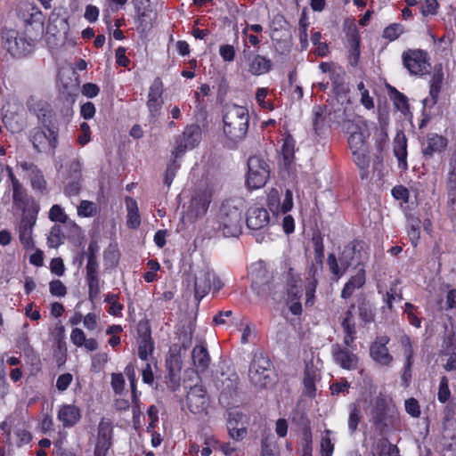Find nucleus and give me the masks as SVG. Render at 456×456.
I'll return each mask as SVG.
<instances>
[{
	"label": "nucleus",
	"mask_w": 456,
	"mask_h": 456,
	"mask_svg": "<svg viewBox=\"0 0 456 456\" xmlns=\"http://www.w3.org/2000/svg\"><path fill=\"white\" fill-rule=\"evenodd\" d=\"M224 133L233 145L244 140L249 126L247 108L237 104H226L223 109Z\"/></svg>",
	"instance_id": "obj_1"
},
{
	"label": "nucleus",
	"mask_w": 456,
	"mask_h": 456,
	"mask_svg": "<svg viewBox=\"0 0 456 456\" xmlns=\"http://www.w3.org/2000/svg\"><path fill=\"white\" fill-rule=\"evenodd\" d=\"M244 206L241 200H224L216 216L217 229L224 237H237L241 233Z\"/></svg>",
	"instance_id": "obj_2"
},
{
	"label": "nucleus",
	"mask_w": 456,
	"mask_h": 456,
	"mask_svg": "<svg viewBox=\"0 0 456 456\" xmlns=\"http://www.w3.org/2000/svg\"><path fill=\"white\" fill-rule=\"evenodd\" d=\"M336 122L343 126V128L349 134L348 143L351 150L369 148L367 138L370 131L366 121L361 117L350 118L346 108H338L334 111Z\"/></svg>",
	"instance_id": "obj_3"
},
{
	"label": "nucleus",
	"mask_w": 456,
	"mask_h": 456,
	"mask_svg": "<svg viewBox=\"0 0 456 456\" xmlns=\"http://www.w3.org/2000/svg\"><path fill=\"white\" fill-rule=\"evenodd\" d=\"M188 379H183V387L189 388L186 395V402L189 410L194 413H200L208 406V396L205 387L199 384L200 376L193 370H187L184 372Z\"/></svg>",
	"instance_id": "obj_4"
},
{
	"label": "nucleus",
	"mask_w": 456,
	"mask_h": 456,
	"mask_svg": "<svg viewBox=\"0 0 456 456\" xmlns=\"http://www.w3.org/2000/svg\"><path fill=\"white\" fill-rule=\"evenodd\" d=\"M273 364L263 351H256L249 365L248 379L253 386L265 388L272 383Z\"/></svg>",
	"instance_id": "obj_5"
},
{
	"label": "nucleus",
	"mask_w": 456,
	"mask_h": 456,
	"mask_svg": "<svg viewBox=\"0 0 456 456\" xmlns=\"http://www.w3.org/2000/svg\"><path fill=\"white\" fill-rule=\"evenodd\" d=\"M362 260L361 250L357 248L356 244L352 242L344 248L338 261L333 253L329 254L327 265L333 274L341 276L350 266L361 265Z\"/></svg>",
	"instance_id": "obj_6"
},
{
	"label": "nucleus",
	"mask_w": 456,
	"mask_h": 456,
	"mask_svg": "<svg viewBox=\"0 0 456 456\" xmlns=\"http://www.w3.org/2000/svg\"><path fill=\"white\" fill-rule=\"evenodd\" d=\"M270 175L269 165L260 156H251L248 159V175L246 184L248 189H259L265 185Z\"/></svg>",
	"instance_id": "obj_7"
},
{
	"label": "nucleus",
	"mask_w": 456,
	"mask_h": 456,
	"mask_svg": "<svg viewBox=\"0 0 456 456\" xmlns=\"http://www.w3.org/2000/svg\"><path fill=\"white\" fill-rule=\"evenodd\" d=\"M59 127L52 126L35 127L30 131L29 140L37 152L54 151L58 144Z\"/></svg>",
	"instance_id": "obj_8"
},
{
	"label": "nucleus",
	"mask_w": 456,
	"mask_h": 456,
	"mask_svg": "<svg viewBox=\"0 0 456 456\" xmlns=\"http://www.w3.org/2000/svg\"><path fill=\"white\" fill-rule=\"evenodd\" d=\"M39 211V206L32 201L25 213L22 214L18 231L20 243L26 249H32L35 247L32 239L33 227L37 222V216Z\"/></svg>",
	"instance_id": "obj_9"
},
{
	"label": "nucleus",
	"mask_w": 456,
	"mask_h": 456,
	"mask_svg": "<svg viewBox=\"0 0 456 456\" xmlns=\"http://www.w3.org/2000/svg\"><path fill=\"white\" fill-rule=\"evenodd\" d=\"M403 64L411 75L422 76L429 72L428 53L421 49H408L402 54Z\"/></svg>",
	"instance_id": "obj_10"
},
{
	"label": "nucleus",
	"mask_w": 456,
	"mask_h": 456,
	"mask_svg": "<svg viewBox=\"0 0 456 456\" xmlns=\"http://www.w3.org/2000/svg\"><path fill=\"white\" fill-rule=\"evenodd\" d=\"M201 140V128L199 125L187 126L181 135L175 140V147L172 155L181 158L187 150L193 149Z\"/></svg>",
	"instance_id": "obj_11"
},
{
	"label": "nucleus",
	"mask_w": 456,
	"mask_h": 456,
	"mask_svg": "<svg viewBox=\"0 0 456 456\" xmlns=\"http://www.w3.org/2000/svg\"><path fill=\"white\" fill-rule=\"evenodd\" d=\"M26 106L30 113L37 116L43 126L56 125L55 114L48 102L39 99L35 95H30L26 102Z\"/></svg>",
	"instance_id": "obj_12"
},
{
	"label": "nucleus",
	"mask_w": 456,
	"mask_h": 456,
	"mask_svg": "<svg viewBox=\"0 0 456 456\" xmlns=\"http://www.w3.org/2000/svg\"><path fill=\"white\" fill-rule=\"evenodd\" d=\"M395 411L389 408L386 399L378 397L371 410V421L380 433L394 424Z\"/></svg>",
	"instance_id": "obj_13"
},
{
	"label": "nucleus",
	"mask_w": 456,
	"mask_h": 456,
	"mask_svg": "<svg viewBox=\"0 0 456 456\" xmlns=\"http://www.w3.org/2000/svg\"><path fill=\"white\" fill-rule=\"evenodd\" d=\"M163 83L160 77H156L150 86L146 106L149 111V119L155 122L161 115L164 100Z\"/></svg>",
	"instance_id": "obj_14"
},
{
	"label": "nucleus",
	"mask_w": 456,
	"mask_h": 456,
	"mask_svg": "<svg viewBox=\"0 0 456 456\" xmlns=\"http://www.w3.org/2000/svg\"><path fill=\"white\" fill-rule=\"evenodd\" d=\"M251 288L260 298L266 299L270 296L275 300L280 298L275 286L271 283L270 276L265 268H260L256 272Z\"/></svg>",
	"instance_id": "obj_15"
},
{
	"label": "nucleus",
	"mask_w": 456,
	"mask_h": 456,
	"mask_svg": "<svg viewBox=\"0 0 456 456\" xmlns=\"http://www.w3.org/2000/svg\"><path fill=\"white\" fill-rule=\"evenodd\" d=\"M211 202V192L208 190L199 191L195 193L191 200V204L187 210V216L190 220L194 221L204 216Z\"/></svg>",
	"instance_id": "obj_16"
},
{
	"label": "nucleus",
	"mask_w": 456,
	"mask_h": 456,
	"mask_svg": "<svg viewBox=\"0 0 456 456\" xmlns=\"http://www.w3.org/2000/svg\"><path fill=\"white\" fill-rule=\"evenodd\" d=\"M113 428L110 420L102 419L98 425L94 456H106L112 442Z\"/></svg>",
	"instance_id": "obj_17"
},
{
	"label": "nucleus",
	"mask_w": 456,
	"mask_h": 456,
	"mask_svg": "<svg viewBox=\"0 0 456 456\" xmlns=\"http://www.w3.org/2000/svg\"><path fill=\"white\" fill-rule=\"evenodd\" d=\"M387 336L377 337L375 341L370 345V357L380 365L388 366L393 362V356L389 354L387 347L389 342Z\"/></svg>",
	"instance_id": "obj_18"
},
{
	"label": "nucleus",
	"mask_w": 456,
	"mask_h": 456,
	"mask_svg": "<svg viewBox=\"0 0 456 456\" xmlns=\"http://www.w3.org/2000/svg\"><path fill=\"white\" fill-rule=\"evenodd\" d=\"M332 357L337 364L345 370H355L358 365V357L346 347L339 344L331 346Z\"/></svg>",
	"instance_id": "obj_19"
},
{
	"label": "nucleus",
	"mask_w": 456,
	"mask_h": 456,
	"mask_svg": "<svg viewBox=\"0 0 456 456\" xmlns=\"http://www.w3.org/2000/svg\"><path fill=\"white\" fill-rule=\"evenodd\" d=\"M270 222L268 211L261 207H251L247 212L246 224L248 229L261 231L266 228Z\"/></svg>",
	"instance_id": "obj_20"
},
{
	"label": "nucleus",
	"mask_w": 456,
	"mask_h": 456,
	"mask_svg": "<svg viewBox=\"0 0 456 456\" xmlns=\"http://www.w3.org/2000/svg\"><path fill=\"white\" fill-rule=\"evenodd\" d=\"M447 146V139L442 135L433 134L428 136L422 144V153L424 159H432L436 154L442 153Z\"/></svg>",
	"instance_id": "obj_21"
},
{
	"label": "nucleus",
	"mask_w": 456,
	"mask_h": 456,
	"mask_svg": "<svg viewBox=\"0 0 456 456\" xmlns=\"http://www.w3.org/2000/svg\"><path fill=\"white\" fill-rule=\"evenodd\" d=\"M69 30L68 17L61 13V10L54 9L49 16L47 33L53 36L67 35Z\"/></svg>",
	"instance_id": "obj_22"
},
{
	"label": "nucleus",
	"mask_w": 456,
	"mask_h": 456,
	"mask_svg": "<svg viewBox=\"0 0 456 456\" xmlns=\"http://www.w3.org/2000/svg\"><path fill=\"white\" fill-rule=\"evenodd\" d=\"M212 278H214V273L209 271H200L196 275L194 281V297L198 303H200L212 289Z\"/></svg>",
	"instance_id": "obj_23"
},
{
	"label": "nucleus",
	"mask_w": 456,
	"mask_h": 456,
	"mask_svg": "<svg viewBox=\"0 0 456 456\" xmlns=\"http://www.w3.org/2000/svg\"><path fill=\"white\" fill-rule=\"evenodd\" d=\"M81 419V411L78 407L72 404H65L58 412V419L62 422L64 428L75 426Z\"/></svg>",
	"instance_id": "obj_24"
},
{
	"label": "nucleus",
	"mask_w": 456,
	"mask_h": 456,
	"mask_svg": "<svg viewBox=\"0 0 456 456\" xmlns=\"http://www.w3.org/2000/svg\"><path fill=\"white\" fill-rule=\"evenodd\" d=\"M394 153L398 159V166L403 170L407 169V139L403 131L396 134L394 140Z\"/></svg>",
	"instance_id": "obj_25"
},
{
	"label": "nucleus",
	"mask_w": 456,
	"mask_h": 456,
	"mask_svg": "<svg viewBox=\"0 0 456 456\" xmlns=\"http://www.w3.org/2000/svg\"><path fill=\"white\" fill-rule=\"evenodd\" d=\"M364 284L365 270L363 267H361L358 269L356 274L352 276L345 284L341 291V297L344 299L349 298L355 289L362 288Z\"/></svg>",
	"instance_id": "obj_26"
},
{
	"label": "nucleus",
	"mask_w": 456,
	"mask_h": 456,
	"mask_svg": "<svg viewBox=\"0 0 456 456\" xmlns=\"http://www.w3.org/2000/svg\"><path fill=\"white\" fill-rule=\"evenodd\" d=\"M34 41L29 38L18 37L12 46H9V53L17 57H24L33 50Z\"/></svg>",
	"instance_id": "obj_27"
},
{
	"label": "nucleus",
	"mask_w": 456,
	"mask_h": 456,
	"mask_svg": "<svg viewBox=\"0 0 456 456\" xmlns=\"http://www.w3.org/2000/svg\"><path fill=\"white\" fill-rule=\"evenodd\" d=\"M12 200L13 204L20 209L25 213V211L28 209V208L31 205L29 202L27 194L22 188L21 183L19 182V180L13 181V187H12Z\"/></svg>",
	"instance_id": "obj_28"
},
{
	"label": "nucleus",
	"mask_w": 456,
	"mask_h": 456,
	"mask_svg": "<svg viewBox=\"0 0 456 456\" xmlns=\"http://www.w3.org/2000/svg\"><path fill=\"white\" fill-rule=\"evenodd\" d=\"M191 356L193 363L198 369L201 371L208 369L210 358L207 348L203 346H195L192 350Z\"/></svg>",
	"instance_id": "obj_29"
},
{
	"label": "nucleus",
	"mask_w": 456,
	"mask_h": 456,
	"mask_svg": "<svg viewBox=\"0 0 456 456\" xmlns=\"http://www.w3.org/2000/svg\"><path fill=\"white\" fill-rule=\"evenodd\" d=\"M358 313L360 319L365 323L374 321L375 311L371 303L362 297L358 299Z\"/></svg>",
	"instance_id": "obj_30"
},
{
	"label": "nucleus",
	"mask_w": 456,
	"mask_h": 456,
	"mask_svg": "<svg viewBox=\"0 0 456 456\" xmlns=\"http://www.w3.org/2000/svg\"><path fill=\"white\" fill-rule=\"evenodd\" d=\"M272 68V61L270 59L262 56L256 55L249 65V71L253 75H261L267 73Z\"/></svg>",
	"instance_id": "obj_31"
},
{
	"label": "nucleus",
	"mask_w": 456,
	"mask_h": 456,
	"mask_svg": "<svg viewBox=\"0 0 456 456\" xmlns=\"http://www.w3.org/2000/svg\"><path fill=\"white\" fill-rule=\"evenodd\" d=\"M349 54L348 61L351 66L355 67L358 64L360 58V38L357 33L354 32L350 35L349 39Z\"/></svg>",
	"instance_id": "obj_32"
},
{
	"label": "nucleus",
	"mask_w": 456,
	"mask_h": 456,
	"mask_svg": "<svg viewBox=\"0 0 456 456\" xmlns=\"http://www.w3.org/2000/svg\"><path fill=\"white\" fill-rule=\"evenodd\" d=\"M456 423V403L449 401L444 409L443 429L446 431Z\"/></svg>",
	"instance_id": "obj_33"
},
{
	"label": "nucleus",
	"mask_w": 456,
	"mask_h": 456,
	"mask_svg": "<svg viewBox=\"0 0 456 456\" xmlns=\"http://www.w3.org/2000/svg\"><path fill=\"white\" fill-rule=\"evenodd\" d=\"M154 345L151 340L150 333H144L141 337V341L138 347V356L141 360L146 361L148 359V354L152 353Z\"/></svg>",
	"instance_id": "obj_34"
},
{
	"label": "nucleus",
	"mask_w": 456,
	"mask_h": 456,
	"mask_svg": "<svg viewBox=\"0 0 456 456\" xmlns=\"http://www.w3.org/2000/svg\"><path fill=\"white\" fill-rule=\"evenodd\" d=\"M354 163L362 170H366L370 165V159L368 156L369 148L352 150Z\"/></svg>",
	"instance_id": "obj_35"
},
{
	"label": "nucleus",
	"mask_w": 456,
	"mask_h": 456,
	"mask_svg": "<svg viewBox=\"0 0 456 456\" xmlns=\"http://www.w3.org/2000/svg\"><path fill=\"white\" fill-rule=\"evenodd\" d=\"M62 97L65 98L63 107L61 110V113L66 121H69L71 116L73 115L72 105L76 101V95L69 93H62Z\"/></svg>",
	"instance_id": "obj_36"
},
{
	"label": "nucleus",
	"mask_w": 456,
	"mask_h": 456,
	"mask_svg": "<svg viewBox=\"0 0 456 456\" xmlns=\"http://www.w3.org/2000/svg\"><path fill=\"white\" fill-rule=\"evenodd\" d=\"M312 242L314 249V258H324L323 237L319 230L313 232Z\"/></svg>",
	"instance_id": "obj_37"
},
{
	"label": "nucleus",
	"mask_w": 456,
	"mask_h": 456,
	"mask_svg": "<svg viewBox=\"0 0 456 456\" xmlns=\"http://www.w3.org/2000/svg\"><path fill=\"white\" fill-rule=\"evenodd\" d=\"M86 281L88 286V299L91 302H94L101 291L100 277L86 278Z\"/></svg>",
	"instance_id": "obj_38"
},
{
	"label": "nucleus",
	"mask_w": 456,
	"mask_h": 456,
	"mask_svg": "<svg viewBox=\"0 0 456 456\" xmlns=\"http://www.w3.org/2000/svg\"><path fill=\"white\" fill-rule=\"evenodd\" d=\"M361 420V411L355 404L350 405V413L348 418V428L352 434L357 430L358 424Z\"/></svg>",
	"instance_id": "obj_39"
},
{
	"label": "nucleus",
	"mask_w": 456,
	"mask_h": 456,
	"mask_svg": "<svg viewBox=\"0 0 456 456\" xmlns=\"http://www.w3.org/2000/svg\"><path fill=\"white\" fill-rule=\"evenodd\" d=\"M451 396V390L449 388V381L447 377L443 376L440 379L439 388L437 393V399L440 403L448 402Z\"/></svg>",
	"instance_id": "obj_40"
},
{
	"label": "nucleus",
	"mask_w": 456,
	"mask_h": 456,
	"mask_svg": "<svg viewBox=\"0 0 456 456\" xmlns=\"http://www.w3.org/2000/svg\"><path fill=\"white\" fill-rule=\"evenodd\" d=\"M97 213L96 205L88 200H82L80 205L77 207L78 216L89 217L94 216Z\"/></svg>",
	"instance_id": "obj_41"
},
{
	"label": "nucleus",
	"mask_w": 456,
	"mask_h": 456,
	"mask_svg": "<svg viewBox=\"0 0 456 456\" xmlns=\"http://www.w3.org/2000/svg\"><path fill=\"white\" fill-rule=\"evenodd\" d=\"M62 232L61 228L58 224H54L50 231V234L47 238V242L50 247L52 248H57L59 245L62 243L61 238H62Z\"/></svg>",
	"instance_id": "obj_42"
},
{
	"label": "nucleus",
	"mask_w": 456,
	"mask_h": 456,
	"mask_svg": "<svg viewBox=\"0 0 456 456\" xmlns=\"http://www.w3.org/2000/svg\"><path fill=\"white\" fill-rule=\"evenodd\" d=\"M391 93L393 94V99L395 107L402 112H405L406 110H408L409 104L407 97L403 94L397 91L395 88H392Z\"/></svg>",
	"instance_id": "obj_43"
},
{
	"label": "nucleus",
	"mask_w": 456,
	"mask_h": 456,
	"mask_svg": "<svg viewBox=\"0 0 456 456\" xmlns=\"http://www.w3.org/2000/svg\"><path fill=\"white\" fill-rule=\"evenodd\" d=\"M403 32V28L399 23H393L383 31V37L394 41Z\"/></svg>",
	"instance_id": "obj_44"
},
{
	"label": "nucleus",
	"mask_w": 456,
	"mask_h": 456,
	"mask_svg": "<svg viewBox=\"0 0 456 456\" xmlns=\"http://www.w3.org/2000/svg\"><path fill=\"white\" fill-rule=\"evenodd\" d=\"M439 4L436 0H425L423 3L419 2V9L423 16L434 15Z\"/></svg>",
	"instance_id": "obj_45"
},
{
	"label": "nucleus",
	"mask_w": 456,
	"mask_h": 456,
	"mask_svg": "<svg viewBox=\"0 0 456 456\" xmlns=\"http://www.w3.org/2000/svg\"><path fill=\"white\" fill-rule=\"evenodd\" d=\"M26 30L29 32V27L37 30H43L42 13L40 12L31 13L30 17L25 20Z\"/></svg>",
	"instance_id": "obj_46"
},
{
	"label": "nucleus",
	"mask_w": 456,
	"mask_h": 456,
	"mask_svg": "<svg viewBox=\"0 0 456 456\" xmlns=\"http://www.w3.org/2000/svg\"><path fill=\"white\" fill-rule=\"evenodd\" d=\"M282 156L285 166H289L294 159V144L292 140H285L282 145Z\"/></svg>",
	"instance_id": "obj_47"
},
{
	"label": "nucleus",
	"mask_w": 456,
	"mask_h": 456,
	"mask_svg": "<svg viewBox=\"0 0 456 456\" xmlns=\"http://www.w3.org/2000/svg\"><path fill=\"white\" fill-rule=\"evenodd\" d=\"M192 333L193 330L191 327H188V329H183L181 333L179 334V345L183 349V351L188 350L192 343Z\"/></svg>",
	"instance_id": "obj_48"
},
{
	"label": "nucleus",
	"mask_w": 456,
	"mask_h": 456,
	"mask_svg": "<svg viewBox=\"0 0 456 456\" xmlns=\"http://www.w3.org/2000/svg\"><path fill=\"white\" fill-rule=\"evenodd\" d=\"M166 379L167 387L174 392L176 391L181 386L180 371L167 370Z\"/></svg>",
	"instance_id": "obj_49"
},
{
	"label": "nucleus",
	"mask_w": 456,
	"mask_h": 456,
	"mask_svg": "<svg viewBox=\"0 0 456 456\" xmlns=\"http://www.w3.org/2000/svg\"><path fill=\"white\" fill-rule=\"evenodd\" d=\"M179 167L180 164L177 162L175 159L167 165L164 178V183L167 187L171 185Z\"/></svg>",
	"instance_id": "obj_50"
},
{
	"label": "nucleus",
	"mask_w": 456,
	"mask_h": 456,
	"mask_svg": "<svg viewBox=\"0 0 456 456\" xmlns=\"http://www.w3.org/2000/svg\"><path fill=\"white\" fill-rule=\"evenodd\" d=\"M31 185L34 190H37L40 191H44L46 188V181L42 174V172L38 169L35 173L31 174L30 176Z\"/></svg>",
	"instance_id": "obj_51"
},
{
	"label": "nucleus",
	"mask_w": 456,
	"mask_h": 456,
	"mask_svg": "<svg viewBox=\"0 0 456 456\" xmlns=\"http://www.w3.org/2000/svg\"><path fill=\"white\" fill-rule=\"evenodd\" d=\"M323 268V259L314 258L307 272L306 279H318Z\"/></svg>",
	"instance_id": "obj_52"
},
{
	"label": "nucleus",
	"mask_w": 456,
	"mask_h": 456,
	"mask_svg": "<svg viewBox=\"0 0 456 456\" xmlns=\"http://www.w3.org/2000/svg\"><path fill=\"white\" fill-rule=\"evenodd\" d=\"M325 436H322L321 442V454L322 456H331L334 451V444L330 438V430H326Z\"/></svg>",
	"instance_id": "obj_53"
},
{
	"label": "nucleus",
	"mask_w": 456,
	"mask_h": 456,
	"mask_svg": "<svg viewBox=\"0 0 456 456\" xmlns=\"http://www.w3.org/2000/svg\"><path fill=\"white\" fill-rule=\"evenodd\" d=\"M238 377L233 375V379L227 378L224 381H223L224 388L222 390L223 395H228L232 396L236 394L238 389Z\"/></svg>",
	"instance_id": "obj_54"
},
{
	"label": "nucleus",
	"mask_w": 456,
	"mask_h": 456,
	"mask_svg": "<svg viewBox=\"0 0 456 456\" xmlns=\"http://www.w3.org/2000/svg\"><path fill=\"white\" fill-rule=\"evenodd\" d=\"M133 4L139 20L143 21L149 12L150 0H133Z\"/></svg>",
	"instance_id": "obj_55"
},
{
	"label": "nucleus",
	"mask_w": 456,
	"mask_h": 456,
	"mask_svg": "<svg viewBox=\"0 0 456 456\" xmlns=\"http://www.w3.org/2000/svg\"><path fill=\"white\" fill-rule=\"evenodd\" d=\"M49 218L53 222L66 223L68 216L59 205H53L49 211Z\"/></svg>",
	"instance_id": "obj_56"
},
{
	"label": "nucleus",
	"mask_w": 456,
	"mask_h": 456,
	"mask_svg": "<svg viewBox=\"0 0 456 456\" xmlns=\"http://www.w3.org/2000/svg\"><path fill=\"white\" fill-rule=\"evenodd\" d=\"M50 293L54 297H62L67 293V288L60 280H53L49 284Z\"/></svg>",
	"instance_id": "obj_57"
},
{
	"label": "nucleus",
	"mask_w": 456,
	"mask_h": 456,
	"mask_svg": "<svg viewBox=\"0 0 456 456\" xmlns=\"http://www.w3.org/2000/svg\"><path fill=\"white\" fill-rule=\"evenodd\" d=\"M87 263L86 265V278L99 277L100 265L97 258H86Z\"/></svg>",
	"instance_id": "obj_58"
},
{
	"label": "nucleus",
	"mask_w": 456,
	"mask_h": 456,
	"mask_svg": "<svg viewBox=\"0 0 456 456\" xmlns=\"http://www.w3.org/2000/svg\"><path fill=\"white\" fill-rule=\"evenodd\" d=\"M405 410L411 417L419 418L420 415V407L419 402L415 398L405 400Z\"/></svg>",
	"instance_id": "obj_59"
},
{
	"label": "nucleus",
	"mask_w": 456,
	"mask_h": 456,
	"mask_svg": "<svg viewBox=\"0 0 456 456\" xmlns=\"http://www.w3.org/2000/svg\"><path fill=\"white\" fill-rule=\"evenodd\" d=\"M268 207L270 210L273 213L278 212L280 209L281 202H280V195L277 190L273 189L267 198Z\"/></svg>",
	"instance_id": "obj_60"
},
{
	"label": "nucleus",
	"mask_w": 456,
	"mask_h": 456,
	"mask_svg": "<svg viewBox=\"0 0 456 456\" xmlns=\"http://www.w3.org/2000/svg\"><path fill=\"white\" fill-rule=\"evenodd\" d=\"M73 380V376L67 372L60 375L56 380V387L60 392L67 390Z\"/></svg>",
	"instance_id": "obj_61"
},
{
	"label": "nucleus",
	"mask_w": 456,
	"mask_h": 456,
	"mask_svg": "<svg viewBox=\"0 0 456 456\" xmlns=\"http://www.w3.org/2000/svg\"><path fill=\"white\" fill-rule=\"evenodd\" d=\"M125 379L121 373L111 374V387L114 392L120 395L124 390Z\"/></svg>",
	"instance_id": "obj_62"
},
{
	"label": "nucleus",
	"mask_w": 456,
	"mask_h": 456,
	"mask_svg": "<svg viewBox=\"0 0 456 456\" xmlns=\"http://www.w3.org/2000/svg\"><path fill=\"white\" fill-rule=\"evenodd\" d=\"M229 91V84L224 77H221L217 81V100L223 102Z\"/></svg>",
	"instance_id": "obj_63"
},
{
	"label": "nucleus",
	"mask_w": 456,
	"mask_h": 456,
	"mask_svg": "<svg viewBox=\"0 0 456 456\" xmlns=\"http://www.w3.org/2000/svg\"><path fill=\"white\" fill-rule=\"evenodd\" d=\"M80 188V179H69L67 181L64 191L68 196L77 195Z\"/></svg>",
	"instance_id": "obj_64"
}]
</instances>
